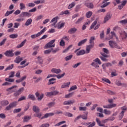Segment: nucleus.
<instances>
[{"label": "nucleus", "mask_w": 127, "mask_h": 127, "mask_svg": "<svg viewBox=\"0 0 127 127\" xmlns=\"http://www.w3.org/2000/svg\"><path fill=\"white\" fill-rule=\"evenodd\" d=\"M85 54V50H81L76 53L77 56H80V55H84Z\"/></svg>", "instance_id": "nucleus-22"}, {"label": "nucleus", "mask_w": 127, "mask_h": 127, "mask_svg": "<svg viewBox=\"0 0 127 127\" xmlns=\"http://www.w3.org/2000/svg\"><path fill=\"white\" fill-rule=\"evenodd\" d=\"M91 65L93 66V67H95V68H99V67H100V66H99V64H98L94 62L91 64Z\"/></svg>", "instance_id": "nucleus-50"}, {"label": "nucleus", "mask_w": 127, "mask_h": 127, "mask_svg": "<svg viewBox=\"0 0 127 127\" xmlns=\"http://www.w3.org/2000/svg\"><path fill=\"white\" fill-rule=\"evenodd\" d=\"M17 105V102L16 101H15L10 104V105L11 106V108H14V107H16Z\"/></svg>", "instance_id": "nucleus-48"}, {"label": "nucleus", "mask_w": 127, "mask_h": 127, "mask_svg": "<svg viewBox=\"0 0 127 127\" xmlns=\"http://www.w3.org/2000/svg\"><path fill=\"white\" fill-rule=\"evenodd\" d=\"M30 119L31 118L29 116H25L24 117L23 123H27V122H28Z\"/></svg>", "instance_id": "nucleus-37"}, {"label": "nucleus", "mask_w": 127, "mask_h": 127, "mask_svg": "<svg viewBox=\"0 0 127 127\" xmlns=\"http://www.w3.org/2000/svg\"><path fill=\"white\" fill-rule=\"evenodd\" d=\"M87 40H88L87 39H85L84 40H81L77 44L78 46H82L83 44H85V43L87 42Z\"/></svg>", "instance_id": "nucleus-19"}, {"label": "nucleus", "mask_w": 127, "mask_h": 127, "mask_svg": "<svg viewBox=\"0 0 127 127\" xmlns=\"http://www.w3.org/2000/svg\"><path fill=\"white\" fill-rule=\"evenodd\" d=\"M28 99L32 100V101H35V100H36V98H35V96H34V95L33 94H29L28 96Z\"/></svg>", "instance_id": "nucleus-24"}, {"label": "nucleus", "mask_w": 127, "mask_h": 127, "mask_svg": "<svg viewBox=\"0 0 127 127\" xmlns=\"http://www.w3.org/2000/svg\"><path fill=\"white\" fill-rule=\"evenodd\" d=\"M9 104L8 101L7 100H2L1 101V105L2 107H4L5 106H7Z\"/></svg>", "instance_id": "nucleus-18"}, {"label": "nucleus", "mask_w": 127, "mask_h": 127, "mask_svg": "<svg viewBox=\"0 0 127 127\" xmlns=\"http://www.w3.org/2000/svg\"><path fill=\"white\" fill-rule=\"evenodd\" d=\"M109 44L111 48H114L115 47V48H117L118 49H121L120 47L119 46L118 44H117V43H116V42L114 41H109Z\"/></svg>", "instance_id": "nucleus-2"}, {"label": "nucleus", "mask_w": 127, "mask_h": 127, "mask_svg": "<svg viewBox=\"0 0 127 127\" xmlns=\"http://www.w3.org/2000/svg\"><path fill=\"white\" fill-rule=\"evenodd\" d=\"M64 76H65V72H64L61 75H57V78H58V79H61V78H63Z\"/></svg>", "instance_id": "nucleus-55"}, {"label": "nucleus", "mask_w": 127, "mask_h": 127, "mask_svg": "<svg viewBox=\"0 0 127 127\" xmlns=\"http://www.w3.org/2000/svg\"><path fill=\"white\" fill-rule=\"evenodd\" d=\"M102 81H104V82H105L106 83H108V84H111V81L108 78H106L105 77L103 78L102 79Z\"/></svg>", "instance_id": "nucleus-46"}, {"label": "nucleus", "mask_w": 127, "mask_h": 127, "mask_svg": "<svg viewBox=\"0 0 127 127\" xmlns=\"http://www.w3.org/2000/svg\"><path fill=\"white\" fill-rule=\"evenodd\" d=\"M45 48L46 49H48L49 48H52V44H51L50 43H48L46 44V45L45 46Z\"/></svg>", "instance_id": "nucleus-30"}, {"label": "nucleus", "mask_w": 127, "mask_h": 127, "mask_svg": "<svg viewBox=\"0 0 127 127\" xmlns=\"http://www.w3.org/2000/svg\"><path fill=\"white\" fill-rule=\"evenodd\" d=\"M72 46L73 45H69L66 49L63 51V53H66V52H68V51H69V49H70V48H72Z\"/></svg>", "instance_id": "nucleus-39"}, {"label": "nucleus", "mask_w": 127, "mask_h": 127, "mask_svg": "<svg viewBox=\"0 0 127 127\" xmlns=\"http://www.w3.org/2000/svg\"><path fill=\"white\" fill-rule=\"evenodd\" d=\"M104 113L105 115H111V112L110 111H108L107 109L104 110Z\"/></svg>", "instance_id": "nucleus-62"}, {"label": "nucleus", "mask_w": 127, "mask_h": 127, "mask_svg": "<svg viewBox=\"0 0 127 127\" xmlns=\"http://www.w3.org/2000/svg\"><path fill=\"white\" fill-rule=\"evenodd\" d=\"M66 123V121H62L61 122H59V123L56 124L55 125V127H59L60 126H61V125H63V124H65Z\"/></svg>", "instance_id": "nucleus-43"}, {"label": "nucleus", "mask_w": 127, "mask_h": 127, "mask_svg": "<svg viewBox=\"0 0 127 127\" xmlns=\"http://www.w3.org/2000/svg\"><path fill=\"white\" fill-rule=\"evenodd\" d=\"M75 5V2H72L71 3L69 4L67 8H68V9H70V8L74 7Z\"/></svg>", "instance_id": "nucleus-44"}, {"label": "nucleus", "mask_w": 127, "mask_h": 127, "mask_svg": "<svg viewBox=\"0 0 127 127\" xmlns=\"http://www.w3.org/2000/svg\"><path fill=\"white\" fill-rule=\"evenodd\" d=\"M19 15L20 17H25V16L29 17L30 16H31V13L27 12H22Z\"/></svg>", "instance_id": "nucleus-7"}, {"label": "nucleus", "mask_w": 127, "mask_h": 127, "mask_svg": "<svg viewBox=\"0 0 127 127\" xmlns=\"http://www.w3.org/2000/svg\"><path fill=\"white\" fill-rule=\"evenodd\" d=\"M120 34L122 37V39H127V33L126 31H122L120 33Z\"/></svg>", "instance_id": "nucleus-10"}, {"label": "nucleus", "mask_w": 127, "mask_h": 127, "mask_svg": "<svg viewBox=\"0 0 127 127\" xmlns=\"http://www.w3.org/2000/svg\"><path fill=\"white\" fill-rule=\"evenodd\" d=\"M26 39H25L23 42H22L20 45H18L16 47V48H21V47H22V46H23L24 45V44H25V43H26Z\"/></svg>", "instance_id": "nucleus-20"}, {"label": "nucleus", "mask_w": 127, "mask_h": 127, "mask_svg": "<svg viewBox=\"0 0 127 127\" xmlns=\"http://www.w3.org/2000/svg\"><path fill=\"white\" fill-rule=\"evenodd\" d=\"M100 54L101 55H102L100 57V59L102 61H104V62H107L108 61V59H107V58H108V57H110V56L104 53H100Z\"/></svg>", "instance_id": "nucleus-3"}, {"label": "nucleus", "mask_w": 127, "mask_h": 127, "mask_svg": "<svg viewBox=\"0 0 127 127\" xmlns=\"http://www.w3.org/2000/svg\"><path fill=\"white\" fill-rule=\"evenodd\" d=\"M123 65H124V61L123 60H120L119 61V63L118 64V66L119 67H122V66H123Z\"/></svg>", "instance_id": "nucleus-61"}, {"label": "nucleus", "mask_w": 127, "mask_h": 127, "mask_svg": "<svg viewBox=\"0 0 127 127\" xmlns=\"http://www.w3.org/2000/svg\"><path fill=\"white\" fill-rule=\"evenodd\" d=\"M53 116H54V113H46L41 119V120H43V119H47V118H49V117H52Z\"/></svg>", "instance_id": "nucleus-11"}, {"label": "nucleus", "mask_w": 127, "mask_h": 127, "mask_svg": "<svg viewBox=\"0 0 127 127\" xmlns=\"http://www.w3.org/2000/svg\"><path fill=\"white\" fill-rule=\"evenodd\" d=\"M51 72L56 74H59V73H61V69L54 68L51 69Z\"/></svg>", "instance_id": "nucleus-14"}, {"label": "nucleus", "mask_w": 127, "mask_h": 127, "mask_svg": "<svg viewBox=\"0 0 127 127\" xmlns=\"http://www.w3.org/2000/svg\"><path fill=\"white\" fill-rule=\"evenodd\" d=\"M13 68V64H11V65L8 66L5 69V71H7L8 70H11Z\"/></svg>", "instance_id": "nucleus-54"}, {"label": "nucleus", "mask_w": 127, "mask_h": 127, "mask_svg": "<svg viewBox=\"0 0 127 127\" xmlns=\"http://www.w3.org/2000/svg\"><path fill=\"white\" fill-rule=\"evenodd\" d=\"M78 30L77 28L73 27L71 28L68 31V33L69 34H74V33H76V32Z\"/></svg>", "instance_id": "nucleus-9"}, {"label": "nucleus", "mask_w": 127, "mask_h": 127, "mask_svg": "<svg viewBox=\"0 0 127 127\" xmlns=\"http://www.w3.org/2000/svg\"><path fill=\"white\" fill-rule=\"evenodd\" d=\"M57 19H58V17H55V18L52 19L51 22H54L55 23H57Z\"/></svg>", "instance_id": "nucleus-56"}, {"label": "nucleus", "mask_w": 127, "mask_h": 127, "mask_svg": "<svg viewBox=\"0 0 127 127\" xmlns=\"http://www.w3.org/2000/svg\"><path fill=\"white\" fill-rule=\"evenodd\" d=\"M37 59L39 64H40L41 65H42V64H43V59H42V57H38Z\"/></svg>", "instance_id": "nucleus-34"}, {"label": "nucleus", "mask_w": 127, "mask_h": 127, "mask_svg": "<svg viewBox=\"0 0 127 127\" xmlns=\"http://www.w3.org/2000/svg\"><path fill=\"white\" fill-rule=\"evenodd\" d=\"M5 118H6L5 114H4L3 113L0 114V119H5Z\"/></svg>", "instance_id": "nucleus-63"}, {"label": "nucleus", "mask_w": 127, "mask_h": 127, "mask_svg": "<svg viewBox=\"0 0 127 127\" xmlns=\"http://www.w3.org/2000/svg\"><path fill=\"white\" fill-rule=\"evenodd\" d=\"M74 95V92L69 93L68 94H66L64 96V97L66 99H69V98H71L72 96Z\"/></svg>", "instance_id": "nucleus-33"}, {"label": "nucleus", "mask_w": 127, "mask_h": 127, "mask_svg": "<svg viewBox=\"0 0 127 127\" xmlns=\"http://www.w3.org/2000/svg\"><path fill=\"white\" fill-rule=\"evenodd\" d=\"M33 111L36 113V114H38V113L40 112V109H39V107L35 105L33 106Z\"/></svg>", "instance_id": "nucleus-13"}, {"label": "nucleus", "mask_w": 127, "mask_h": 127, "mask_svg": "<svg viewBox=\"0 0 127 127\" xmlns=\"http://www.w3.org/2000/svg\"><path fill=\"white\" fill-rule=\"evenodd\" d=\"M45 95L47 96V97H51V96H53V93L52 91L48 92L45 93Z\"/></svg>", "instance_id": "nucleus-49"}, {"label": "nucleus", "mask_w": 127, "mask_h": 127, "mask_svg": "<svg viewBox=\"0 0 127 127\" xmlns=\"http://www.w3.org/2000/svg\"><path fill=\"white\" fill-rule=\"evenodd\" d=\"M64 25H65V23H62L61 24L58 25V27L59 29H61L62 27H64Z\"/></svg>", "instance_id": "nucleus-60"}, {"label": "nucleus", "mask_w": 127, "mask_h": 127, "mask_svg": "<svg viewBox=\"0 0 127 127\" xmlns=\"http://www.w3.org/2000/svg\"><path fill=\"white\" fill-rule=\"evenodd\" d=\"M106 93L108 94V95H111L112 96H114V95H116V92H114L112 90H108L107 91Z\"/></svg>", "instance_id": "nucleus-31"}, {"label": "nucleus", "mask_w": 127, "mask_h": 127, "mask_svg": "<svg viewBox=\"0 0 127 127\" xmlns=\"http://www.w3.org/2000/svg\"><path fill=\"white\" fill-rule=\"evenodd\" d=\"M52 81H56V78H52L49 79V82L48 83V85H53V84H55V83H56V82Z\"/></svg>", "instance_id": "nucleus-16"}, {"label": "nucleus", "mask_w": 127, "mask_h": 127, "mask_svg": "<svg viewBox=\"0 0 127 127\" xmlns=\"http://www.w3.org/2000/svg\"><path fill=\"white\" fill-rule=\"evenodd\" d=\"M24 91V87H21L19 88L17 91H15V90H12L11 92H10V93H13L15 92L13 94V96L14 97H18L20 95H21V93Z\"/></svg>", "instance_id": "nucleus-1"}, {"label": "nucleus", "mask_w": 127, "mask_h": 127, "mask_svg": "<svg viewBox=\"0 0 127 127\" xmlns=\"http://www.w3.org/2000/svg\"><path fill=\"white\" fill-rule=\"evenodd\" d=\"M75 103V100H68L64 102V105L66 106L67 105H73Z\"/></svg>", "instance_id": "nucleus-12"}, {"label": "nucleus", "mask_w": 127, "mask_h": 127, "mask_svg": "<svg viewBox=\"0 0 127 127\" xmlns=\"http://www.w3.org/2000/svg\"><path fill=\"white\" fill-rule=\"evenodd\" d=\"M80 65H81V63H78L77 64L72 65V67L77 68V67H78V66H80Z\"/></svg>", "instance_id": "nucleus-64"}, {"label": "nucleus", "mask_w": 127, "mask_h": 127, "mask_svg": "<svg viewBox=\"0 0 127 127\" xmlns=\"http://www.w3.org/2000/svg\"><path fill=\"white\" fill-rule=\"evenodd\" d=\"M124 115H125V111H122L121 112V113L120 114V115H119V121L122 120V119H123V118H124Z\"/></svg>", "instance_id": "nucleus-27"}, {"label": "nucleus", "mask_w": 127, "mask_h": 127, "mask_svg": "<svg viewBox=\"0 0 127 127\" xmlns=\"http://www.w3.org/2000/svg\"><path fill=\"white\" fill-rule=\"evenodd\" d=\"M90 21H88V22H86L83 26L82 27V29L83 30H85V29H86V28H87V25H89V24H90Z\"/></svg>", "instance_id": "nucleus-26"}, {"label": "nucleus", "mask_w": 127, "mask_h": 127, "mask_svg": "<svg viewBox=\"0 0 127 127\" xmlns=\"http://www.w3.org/2000/svg\"><path fill=\"white\" fill-rule=\"evenodd\" d=\"M17 36H18L17 34H13L9 35L10 38H12L13 39L14 38H17Z\"/></svg>", "instance_id": "nucleus-40"}, {"label": "nucleus", "mask_w": 127, "mask_h": 127, "mask_svg": "<svg viewBox=\"0 0 127 127\" xmlns=\"http://www.w3.org/2000/svg\"><path fill=\"white\" fill-rule=\"evenodd\" d=\"M94 40H95V37H91L89 40V43L90 44H94Z\"/></svg>", "instance_id": "nucleus-53"}, {"label": "nucleus", "mask_w": 127, "mask_h": 127, "mask_svg": "<svg viewBox=\"0 0 127 127\" xmlns=\"http://www.w3.org/2000/svg\"><path fill=\"white\" fill-rule=\"evenodd\" d=\"M21 111V108H19V109H15L13 111V113L14 114L17 113H19V112Z\"/></svg>", "instance_id": "nucleus-59"}, {"label": "nucleus", "mask_w": 127, "mask_h": 127, "mask_svg": "<svg viewBox=\"0 0 127 127\" xmlns=\"http://www.w3.org/2000/svg\"><path fill=\"white\" fill-rule=\"evenodd\" d=\"M14 11V10H12L11 11H7L6 12L5 14V16H8L10 14H11L13 13Z\"/></svg>", "instance_id": "nucleus-38"}, {"label": "nucleus", "mask_w": 127, "mask_h": 127, "mask_svg": "<svg viewBox=\"0 0 127 127\" xmlns=\"http://www.w3.org/2000/svg\"><path fill=\"white\" fill-rule=\"evenodd\" d=\"M40 95V94H39V92H38L35 93V96L37 98H38V101H42V99L44 98V94L43 93H42Z\"/></svg>", "instance_id": "nucleus-6"}, {"label": "nucleus", "mask_w": 127, "mask_h": 127, "mask_svg": "<svg viewBox=\"0 0 127 127\" xmlns=\"http://www.w3.org/2000/svg\"><path fill=\"white\" fill-rule=\"evenodd\" d=\"M79 111H83L84 112H86L87 111V107H79Z\"/></svg>", "instance_id": "nucleus-52"}, {"label": "nucleus", "mask_w": 127, "mask_h": 127, "mask_svg": "<svg viewBox=\"0 0 127 127\" xmlns=\"http://www.w3.org/2000/svg\"><path fill=\"white\" fill-rule=\"evenodd\" d=\"M83 20H84V17H80L77 20V21L75 22V24H79V23H81V22H82Z\"/></svg>", "instance_id": "nucleus-32"}, {"label": "nucleus", "mask_w": 127, "mask_h": 127, "mask_svg": "<svg viewBox=\"0 0 127 127\" xmlns=\"http://www.w3.org/2000/svg\"><path fill=\"white\" fill-rule=\"evenodd\" d=\"M117 107V104H108L105 106H103L104 109H112V108H116Z\"/></svg>", "instance_id": "nucleus-8"}, {"label": "nucleus", "mask_w": 127, "mask_h": 127, "mask_svg": "<svg viewBox=\"0 0 127 127\" xmlns=\"http://www.w3.org/2000/svg\"><path fill=\"white\" fill-rule=\"evenodd\" d=\"M20 9L22 10V9H25V4L23 3H20Z\"/></svg>", "instance_id": "nucleus-41"}, {"label": "nucleus", "mask_w": 127, "mask_h": 127, "mask_svg": "<svg viewBox=\"0 0 127 127\" xmlns=\"http://www.w3.org/2000/svg\"><path fill=\"white\" fill-rule=\"evenodd\" d=\"M25 100H26V96H21L18 99V102H21V101H24Z\"/></svg>", "instance_id": "nucleus-42"}, {"label": "nucleus", "mask_w": 127, "mask_h": 127, "mask_svg": "<svg viewBox=\"0 0 127 127\" xmlns=\"http://www.w3.org/2000/svg\"><path fill=\"white\" fill-rule=\"evenodd\" d=\"M97 23H98V21L97 20H95L91 25V26L90 27V30H91V29H93V28H94L95 27V26H96Z\"/></svg>", "instance_id": "nucleus-29"}, {"label": "nucleus", "mask_w": 127, "mask_h": 127, "mask_svg": "<svg viewBox=\"0 0 127 127\" xmlns=\"http://www.w3.org/2000/svg\"><path fill=\"white\" fill-rule=\"evenodd\" d=\"M50 126V125L48 123H46L42 124V125L40 126V127H49Z\"/></svg>", "instance_id": "nucleus-58"}, {"label": "nucleus", "mask_w": 127, "mask_h": 127, "mask_svg": "<svg viewBox=\"0 0 127 127\" xmlns=\"http://www.w3.org/2000/svg\"><path fill=\"white\" fill-rule=\"evenodd\" d=\"M76 89H77L76 85L72 86L69 89V90H68V92H71V91H74V90H76Z\"/></svg>", "instance_id": "nucleus-47"}, {"label": "nucleus", "mask_w": 127, "mask_h": 127, "mask_svg": "<svg viewBox=\"0 0 127 127\" xmlns=\"http://www.w3.org/2000/svg\"><path fill=\"white\" fill-rule=\"evenodd\" d=\"M111 18H112V13H111V12H108L106 14V16L104 18V23H106V22H107V21H108L109 19H111Z\"/></svg>", "instance_id": "nucleus-5"}, {"label": "nucleus", "mask_w": 127, "mask_h": 127, "mask_svg": "<svg viewBox=\"0 0 127 127\" xmlns=\"http://www.w3.org/2000/svg\"><path fill=\"white\" fill-rule=\"evenodd\" d=\"M64 116H66V117H69L70 118L73 117V114H72L69 112H64Z\"/></svg>", "instance_id": "nucleus-45"}, {"label": "nucleus", "mask_w": 127, "mask_h": 127, "mask_svg": "<svg viewBox=\"0 0 127 127\" xmlns=\"http://www.w3.org/2000/svg\"><path fill=\"white\" fill-rule=\"evenodd\" d=\"M94 47V44H91V45H88L86 47V53H90V51L91 50V48H93Z\"/></svg>", "instance_id": "nucleus-15"}, {"label": "nucleus", "mask_w": 127, "mask_h": 127, "mask_svg": "<svg viewBox=\"0 0 127 127\" xmlns=\"http://www.w3.org/2000/svg\"><path fill=\"white\" fill-rule=\"evenodd\" d=\"M85 5L88 7L89 8H94V4L92 3H85Z\"/></svg>", "instance_id": "nucleus-23"}, {"label": "nucleus", "mask_w": 127, "mask_h": 127, "mask_svg": "<svg viewBox=\"0 0 127 127\" xmlns=\"http://www.w3.org/2000/svg\"><path fill=\"white\" fill-rule=\"evenodd\" d=\"M55 105V102H51L48 104L49 108H52V107H54Z\"/></svg>", "instance_id": "nucleus-51"}, {"label": "nucleus", "mask_w": 127, "mask_h": 127, "mask_svg": "<svg viewBox=\"0 0 127 127\" xmlns=\"http://www.w3.org/2000/svg\"><path fill=\"white\" fill-rule=\"evenodd\" d=\"M70 84H71L70 82H66V83H64L63 85H62L61 88L62 89L64 88H68L69 86H70Z\"/></svg>", "instance_id": "nucleus-17"}, {"label": "nucleus", "mask_w": 127, "mask_h": 127, "mask_svg": "<svg viewBox=\"0 0 127 127\" xmlns=\"http://www.w3.org/2000/svg\"><path fill=\"white\" fill-rule=\"evenodd\" d=\"M31 22H32V19H31V18L28 19L25 23V25L26 26H28V25L31 24Z\"/></svg>", "instance_id": "nucleus-25"}, {"label": "nucleus", "mask_w": 127, "mask_h": 127, "mask_svg": "<svg viewBox=\"0 0 127 127\" xmlns=\"http://www.w3.org/2000/svg\"><path fill=\"white\" fill-rule=\"evenodd\" d=\"M60 45L61 46H65V42H64V40L63 39H62L61 41L60 42Z\"/></svg>", "instance_id": "nucleus-57"}, {"label": "nucleus", "mask_w": 127, "mask_h": 127, "mask_svg": "<svg viewBox=\"0 0 127 127\" xmlns=\"http://www.w3.org/2000/svg\"><path fill=\"white\" fill-rule=\"evenodd\" d=\"M110 3H111V2H105V3H103L102 2V4L100 7H101V8H104V7H106V6H108V5H109V4H110Z\"/></svg>", "instance_id": "nucleus-35"}, {"label": "nucleus", "mask_w": 127, "mask_h": 127, "mask_svg": "<svg viewBox=\"0 0 127 127\" xmlns=\"http://www.w3.org/2000/svg\"><path fill=\"white\" fill-rule=\"evenodd\" d=\"M4 54L7 57H13V56H14V54L13 53V50L6 51Z\"/></svg>", "instance_id": "nucleus-4"}, {"label": "nucleus", "mask_w": 127, "mask_h": 127, "mask_svg": "<svg viewBox=\"0 0 127 127\" xmlns=\"http://www.w3.org/2000/svg\"><path fill=\"white\" fill-rule=\"evenodd\" d=\"M22 60H23L22 58H20V57L19 56L16 58V60L14 61V62L18 64L20 63V62L22 61Z\"/></svg>", "instance_id": "nucleus-21"}, {"label": "nucleus", "mask_w": 127, "mask_h": 127, "mask_svg": "<svg viewBox=\"0 0 127 127\" xmlns=\"http://www.w3.org/2000/svg\"><path fill=\"white\" fill-rule=\"evenodd\" d=\"M92 14H93V12L91 11L87 12L86 14V17L87 18H90L92 16Z\"/></svg>", "instance_id": "nucleus-28"}, {"label": "nucleus", "mask_w": 127, "mask_h": 127, "mask_svg": "<svg viewBox=\"0 0 127 127\" xmlns=\"http://www.w3.org/2000/svg\"><path fill=\"white\" fill-rule=\"evenodd\" d=\"M72 58H73V55H71L66 56L64 58V60H65V61H69V60H71Z\"/></svg>", "instance_id": "nucleus-36"}]
</instances>
